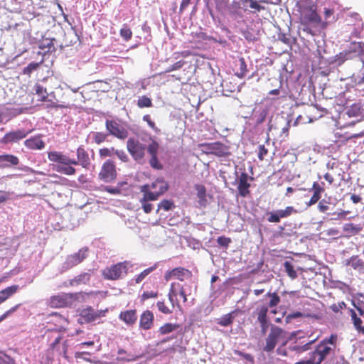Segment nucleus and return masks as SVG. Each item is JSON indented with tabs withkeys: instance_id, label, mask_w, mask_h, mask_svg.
I'll list each match as a JSON object with an SVG mask.
<instances>
[{
	"instance_id": "c85d7f7f",
	"label": "nucleus",
	"mask_w": 364,
	"mask_h": 364,
	"mask_svg": "<svg viewBox=\"0 0 364 364\" xmlns=\"http://www.w3.org/2000/svg\"><path fill=\"white\" fill-rule=\"evenodd\" d=\"M302 317H307V318H315V319H319L321 318V316H318V314H302L301 312H299V311H296V312H293V313H291L289 314H288L287 316H286V321L287 323L290 322L292 319H295V318H302Z\"/></svg>"
},
{
	"instance_id": "c03bdc74",
	"label": "nucleus",
	"mask_w": 364,
	"mask_h": 364,
	"mask_svg": "<svg viewBox=\"0 0 364 364\" xmlns=\"http://www.w3.org/2000/svg\"><path fill=\"white\" fill-rule=\"evenodd\" d=\"M195 188L197 191V196L200 200H205L206 189L202 184H196Z\"/></svg>"
},
{
	"instance_id": "f03ea898",
	"label": "nucleus",
	"mask_w": 364,
	"mask_h": 364,
	"mask_svg": "<svg viewBox=\"0 0 364 364\" xmlns=\"http://www.w3.org/2000/svg\"><path fill=\"white\" fill-rule=\"evenodd\" d=\"M337 340V334H331L321 341L314 350L309 353V359L298 361L295 364H321L328 355L334 354Z\"/></svg>"
},
{
	"instance_id": "9b49d317",
	"label": "nucleus",
	"mask_w": 364,
	"mask_h": 364,
	"mask_svg": "<svg viewBox=\"0 0 364 364\" xmlns=\"http://www.w3.org/2000/svg\"><path fill=\"white\" fill-rule=\"evenodd\" d=\"M105 127L108 134L119 139H124L129 135L127 128L117 120L107 119Z\"/></svg>"
},
{
	"instance_id": "79ce46f5",
	"label": "nucleus",
	"mask_w": 364,
	"mask_h": 364,
	"mask_svg": "<svg viewBox=\"0 0 364 364\" xmlns=\"http://www.w3.org/2000/svg\"><path fill=\"white\" fill-rule=\"evenodd\" d=\"M239 65H240V72L237 73V76L240 78H242L246 75L247 72V64L244 58H240L239 59Z\"/></svg>"
},
{
	"instance_id": "0eeeda50",
	"label": "nucleus",
	"mask_w": 364,
	"mask_h": 364,
	"mask_svg": "<svg viewBox=\"0 0 364 364\" xmlns=\"http://www.w3.org/2000/svg\"><path fill=\"white\" fill-rule=\"evenodd\" d=\"M117 177V171L115 163L110 160H106L102 165L98 173V179L106 183H113Z\"/></svg>"
},
{
	"instance_id": "69168bd1",
	"label": "nucleus",
	"mask_w": 364,
	"mask_h": 364,
	"mask_svg": "<svg viewBox=\"0 0 364 364\" xmlns=\"http://www.w3.org/2000/svg\"><path fill=\"white\" fill-rule=\"evenodd\" d=\"M122 161L127 162L129 160L127 154L123 150H116L114 154Z\"/></svg>"
},
{
	"instance_id": "5fc2aeb1",
	"label": "nucleus",
	"mask_w": 364,
	"mask_h": 364,
	"mask_svg": "<svg viewBox=\"0 0 364 364\" xmlns=\"http://www.w3.org/2000/svg\"><path fill=\"white\" fill-rule=\"evenodd\" d=\"M217 242L219 246L227 248L232 242V240L225 236H220L217 239Z\"/></svg>"
},
{
	"instance_id": "ea45409f",
	"label": "nucleus",
	"mask_w": 364,
	"mask_h": 364,
	"mask_svg": "<svg viewBox=\"0 0 364 364\" xmlns=\"http://www.w3.org/2000/svg\"><path fill=\"white\" fill-rule=\"evenodd\" d=\"M159 148V143L156 141H152L151 143L149 144L147 148L146 147V149H147L148 153L150 154L151 157H152L156 156L158 155Z\"/></svg>"
},
{
	"instance_id": "09e8293b",
	"label": "nucleus",
	"mask_w": 364,
	"mask_h": 364,
	"mask_svg": "<svg viewBox=\"0 0 364 364\" xmlns=\"http://www.w3.org/2000/svg\"><path fill=\"white\" fill-rule=\"evenodd\" d=\"M278 40L289 47L291 46L293 42V39L289 35L283 33L278 34Z\"/></svg>"
},
{
	"instance_id": "58836bf2",
	"label": "nucleus",
	"mask_w": 364,
	"mask_h": 364,
	"mask_svg": "<svg viewBox=\"0 0 364 364\" xmlns=\"http://www.w3.org/2000/svg\"><path fill=\"white\" fill-rule=\"evenodd\" d=\"M173 208H174V203L173 201L169 200H163L159 203L158 208L156 210V213H158L160 209H163L165 211H168V210H171Z\"/></svg>"
},
{
	"instance_id": "864d4df0",
	"label": "nucleus",
	"mask_w": 364,
	"mask_h": 364,
	"mask_svg": "<svg viewBox=\"0 0 364 364\" xmlns=\"http://www.w3.org/2000/svg\"><path fill=\"white\" fill-rule=\"evenodd\" d=\"M154 200H144V196L140 199L143 210L145 213H149L153 209V205L149 203V201H154Z\"/></svg>"
},
{
	"instance_id": "a19ab883",
	"label": "nucleus",
	"mask_w": 364,
	"mask_h": 364,
	"mask_svg": "<svg viewBox=\"0 0 364 364\" xmlns=\"http://www.w3.org/2000/svg\"><path fill=\"white\" fill-rule=\"evenodd\" d=\"M119 33L121 37L126 41H129L132 37V31L127 25L123 26Z\"/></svg>"
},
{
	"instance_id": "f3484780",
	"label": "nucleus",
	"mask_w": 364,
	"mask_h": 364,
	"mask_svg": "<svg viewBox=\"0 0 364 364\" xmlns=\"http://www.w3.org/2000/svg\"><path fill=\"white\" fill-rule=\"evenodd\" d=\"M192 277V272L183 267H176L170 271L166 272L164 274V279L168 282L171 279H177L183 281Z\"/></svg>"
},
{
	"instance_id": "4d7b16f0",
	"label": "nucleus",
	"mask_w": 364,
	"mask_h": 364,
	"mask_svg": "<svg viewBox=\"0 0 364 364\" xmlns=\"http://www.w3.org/2000/svg\"><path fill=\"white\" fill-rule=\"evenodd\" d=\"M344 231L350 232L352 233H358L361 230V228L353 223H347L343 227Z\"/></svg>"
},
{
	"instance_id": "6e6552de",
	"label": "nucleus",
	"mask_w": 364,
	"mask_h": 364,
	"mask_svg": "<svg viewBox=\"0 0 364 364\" xmlns=\"http://www.w3.org/2000/svg\"><path fill=\"white\" fill-rule=\"evenodd\" d=\"M127 273V262H123L107 267L102 270V274L105 279L117 280L126 275Z\"/></svg>"
},
{
	"instance_id": "aec40b11",
	"label": "nucleus",
	"mask_w": 364,
	"mask_h": 364,
	"mask_svg": "<svg viewBox=\"0 0 364 364\" xmlns=\"http://www.w3.org/2000/svg\"><path fill=\"white\" fill-rule=\"evenodd\" d=\"M90 279L91 274L89 272H82L65 282L63 285L65 287H75L80 285H87L90 283Z\"/></svg>"
},
{
	"instance_id": "f257e3e1",
	"label": "nucleus",
	"mask_w": 364,
	"mask_h": 364,
	"mask_svg": "<svg viewBox=\"0 0 364 364\" xmlns=\"http://www.w3.org/2000/svg\"><path fill=\"white\" fill-rule=\"evenodd\" d=\"M76 155L77 159H70L60 151H51L48 152V159L56 164L53 166V170L67 176H73L75 174L76 169L72 165L80 164L88 169L91 164L88 153L82 146L77 149Z\"/></svg>"
},
{
	"instance_id": "cd10ccee",
	"label": "nucleus",
	"mask_w": 364,
	"mask_h": 364,
	"mask_svg": "<svg viewBox=\"0 0 364 364\" xmlns=\"http://www.w3.org/2000/svg\"><path fill=\"white\" fill-rule=\"evenodd\" d=\"M348 54L355 53L358 55H362L364 53V43L352 42L350 43L348 48L346 50Z\"/></svg>"
},
{
	"instance_id": "393cba45",
	"label": "nucleus",
	"mask_w": 364,
	"mask_h": 364,
	"mask_svg": "<svg viewBox=\"0 0 364 364\" xmlns=\"http://www.w3.org/2000/svg\"><path fill=\"white\" fill-rule=\"evenodd\" d=\"M349 312L355 329L359 333L364 335V326H363L362 319L360 316H358L354 309H350Z\"/></svg>"
},
{
	"instance_id": "20e7f679",
	"label": "nucleus",
	"mask_w": 364,
	"mask_h": 364,
	"mask_svg": "<svg viewBox=\"0 0 364 364\" xmlns=\"http://www.w3.org/2000/svg\"><path fill=\"white\" fill-rule=\"evenodd\" d=\"M168 188L167 182L162 178H158L150 184L141 186L140 191L144 194V200H157Z\"/></svg>"
},
{
	"instance_id": "a18cd8bd",
	"label": "nucleus",
	"mask_w": 364,
	"mask_h": 364,
	"mask_svg": "<svg viewBox=\"0 0 364 364\" xmlns=\"http://www.w3.org/2000/svg\"><path fill=\"white\" fill-rule=\"evenodd\" d=\"M269 109L268 107L263 108L259 112V114L257 116L256 123L257 124H260L263 123L265 121L267 116L269 114Z\"/></svg>"
},
{
	"instance_id": "7c9ffc66",
	"label": "nucleus",
	"mask_w": 364,
	"mask_h": 364,
	"mask_svg": "<svg viewBox=\"0 0 364 364\" xmlns=\"http://www.w3.org/2000/svg\"><path fill=\"white\" fill-rule=\"evenodd\" d=\"M279 220L291 216L293 214L298 213L297 210L293 206H287L284 209H280L276 210Z\"/></svg>"
},
{
	"instance_id": "1a4fd4ad",
	"label": "nucleus",
	"mask_w": 364,
	"mask_h": 364,
	"mask_svg": "<svg viewBox=\"0 0 364 364\" xmlns=\"http://www.w3.org/2000/svg\"><path fill=\"white\" fill-rule=\"evenodd\" d=\"M108 309L95 311L92 306H87L80 312V323H89L100 319L106 316Z\"/></svg>"
},
{
	"instance_id": "0e129e2a",
	"label": "nucleus",
	"mask_w": 364,
	"mask_h": 364,
	"mask_svg": "<svg viewBox=\"0 0 364 364\" xmlns=\"http://www.w3.org/2000/svg\"><path fill=\"white\" fill-rule=\"evenodd\" d=\"M184 64H185L184 61L179 60V61L175 63L174 64H173L172 65H171L169 68H168L166 70L165 73H170V72H172L174 70H179L184 65Z\"/></svg>"
},
{
	"instance_id": "f704fd0d",
	"label": "nucleus",
	"mask_w": 364,
	"mask_h": 364,
	"mask_svg": "<svg viewBox=\"0 0 364 364\" xmlns=\"http://www.w3.org/2000/svg\"><path fill=\"white\" fill-rule=\"evenodd\" d=\"M284 266L285 272L291 279H294L297 277V273L290 262L286 261Z\"/></svg>"
},
{
	"instance_id": "5701e85b",
	"label": "nucleus",
	"mask_w": 364,
	"mask_h": 364,
	"mask_svg": "<svg viewBox=\"0 0 364 364\" xmlns=\"http://www.w3.org/2000/svg\"><path fill=\"white\" fill-rule=\"evenodd\" d=\"M24 145L31 150H42L46 144L41 139V135L32 136L24 141Z\"/></svg>"
},
{
	"instance_id": "9d476101",
	"label": "nucleus",
	"mask_w": 364,
	"mask_h": 364,
	"mask_svg": "<svg viewBox=\"0 0 364 364\" xmlns=\"http://www.w3.org/2000/svg\"><path fill=\"white\" fill-rule=\"evenodd\" d=\"M88 253L89 248L87 247H84L80 248L77 252L68 255L63 263V269L65 270H68L80 264L87 257Z\"/></svg>"
},
{
	"instance_id": "37998d69",
	"label": "nucleus",
	"mask_w": 364,
	"mask_h": 364,
	"mask_svg": "<svg viewBox=\"0 0 364 364\" xmlns=\"http://www.w3.org/2000/svg\"><path fill=\"white\" fill-rule=\"evenodd\" d=\"M114 147H104L102 149H100L99 150V155L101 158H106V157H110L114 155Z\"/></svg>"
},
{
	"instance_id": "3c124183",
	"label": "nucleus",
	"mask_w": 364,
	"mask_h": 364,
	"mask_svg": "<svg viewBox=\"0 0 364 364\" xmlns=\"http://www.w3.org/2000/svg\"><path fill=\"white\" fill-rule=\"evenodd\" d=\"M232 323V316L231 314H228L221 317L218 323L221 326H228Z\"/></svg>"
},
{
	"instance_id": "c756f323",
	"label": "nucleus",
	"mask_w": 364,
	"mask_h": 364,
	"mask_svg": "<svg viewBox=\"0 0 364 364\" xmlns=\"http://www.w3.org/2000/svg\"><path fill=\"white\" fill-rule=\"evenodd\" d=\"M179 327L178 323H166L159 327L158 332L161 335H166L176 331Z\"/></svg>"
},
{
	"instance_id": "a878e982",
	"label": "nucleus",
	"mask_w": 364,
	"mask_h": 364,
	"mask_svg": "<svg viewBox=\"0 0 364 364\" xmlns=\"http://www.w3.org/2000/svg\"><path fill=\"white\" fill-rule=\"evenodd\" d=\"M19 289V286L14 284L0 291V304L16 294Z\"/></svg>"
},
{
	"instance_id": "a211bd4d",
	"label": "nucleus",
	"mask_w": 364,
	"mask_h": 364,
	"mask_svg": "<svg viewBox=\"0 0 364 364\" xmlns=\"http://www.w3.org/2000/svg\"><path fill=\"white\" fill-rule=\"evenodd\" d=\"M48 319L49 321H48V323L53 324L55 326L54 329L48 330V331L50 332L53 331H65L67 325L68 324V319L57 312L50 314L48 316Z\"/></svg>"
},
{
	"instance_id": "603ef678",
	"label": "nucleus",
	"mask_w": 364,
	"mask_h": 364,
	"mask_svg": "<svg viewBox=\"0 0 364 364\" xmlns=\"http://www.w3.org/2000/svg\"><path fill=\"white\" fill-rule=\"evenodd\" d=\"M235 354L244 358L246 361L248 362V364H254L255 363L254 357L250 353H246L240 350H235Z\"/></svg>"
},
{
	"instance_id": "e433bc0d",
	"label": "nucleus",
	"mask_w": 364,
	"mask_h": 364,
	"mask_svg": "<svg viewBox=\"0 0 364 364\" xmlns=\"http://www.w3.org/2000/svg\"><path fill=\"white\" fill-rule=\"evenodd\" d=\"M108 135V133L96 132L92 134V139L97 144H100L107 140Z\"/></svg>"
},
{
	"instance_id": "680f3d73",
	"label": "nucleus",
	"mask_w": 364,
	"mask_h": 364,
	"mask_svg": "<svg viewBox=\"0 0 364 364\" xmlns=\"http://www.w3.org/2000/svg\"><path fill=\"white\" fill-rule=\"evenodd\" d=\"M267 215L268 216L267 220L269 223H278L280 222L276 210L268 212Z\"/></svg>"
},
{
	"instance_id": "bb28decb",
	"label": "nucleus",
	"mask_w": 364,
	"mask_h": 364,
	"mask_svg": "<svg viewBox=\"0 0 364 364\" xmlns=\"http://www.w3.org/2000/svg\"><path fill=\"white\" fill-rule=\"evenodd\" d=\"M0 163L4 166H17L19 164V159L12 154H2L0 155Z\"/></svg>"
},
{
	"instance_id": "8fccbe9b",
	"label": "nucleus",
	"mask_w": 364,
	"mask_h": 364,
	"mask_svg": "<svg viewBox=\"0 0 364 364\" xmlns=\"http://www.w3.org/2000/svg\"><path fill=\"white\" fill-rule=\"evenodd\" d=\"M158 291H144L141 296V301H144L149 299H155L158 297Z\"/></svg>"
},
{
	"instance_id": "dca6fc26",
	"label": "nucleus",
	"mask_w": 364,
	"mask_h": 364,
	"mask_svg": "<svg viewBox=\"0 0 364 364\" xmlns=\"http://www.w3.org/2000/svg\"><path fill=\"white\" fill-rule=\"evenodd\" d=\"M253 180L254 178L250 176L247 172L243 171L240 173L237 181L238 196L242 198L250 196L251 184L249 181H252Z\"/></svg>"
},
{
	"instance_id": "4be33fe9",
	"label": "nucleus",
	"mask_w": 364,
	"mask_h": 364,
	"mask_svg": "<svg viewBox=\"0 0 364 364\" xmlns=\"http://www.w3.org/2000/svg\"><path fill=\"white\" fill-rule=\"evenodd\" d=\"M119 318L128 326H133L137 321L136 309L125 310L119 314Z\"/></svg>"
},
{
	"instance_id": "bf43d9fd",
	"label": "nucleus",
	"mask_w": 364,
	"mask_h": 364,
	"mask_svg": "<svg viewBox=\"0 0 364 364\" xmlns=\"http://www.w3.org/2000/svg\"><path fill=\"white\" fill-rule=\"evenodd\" d=\"M348 55V53L346 51V50H345L336 55L335 61L338 62V63L341 65L346 60L349 58Z\"/></svg>"
},
{
	"instance_id": "de8ad7c7",
	"label": "nucleus",
	"mask_w": 364,
	"mask_h": 364,
	"mask_svg": "<svg viewBox=\"0 0 364 364\" xmlns=\"http://www.w3.org/2000/svg\"><path fill=\"white\" fill-rule=\"evenodd\" d=\"M39 65L40 63H31L23 68V73L24 75H30L32 73V72L38 69Z\"/></svg>"
},
{
	"instance_id": "72a5a7b5",
	"label": "nucleus",
	"mask_w": 364,
	"mask_h": 364,
	"mask_svg": "<svg viewBox=\"0 0 364 364\" xmlns=\"http://www.w3.org/2000/svg\"><path fill=\"white\" fill-rule=\"evenodd\" d=\"M348 264L357 270H361L364 268V262L357 255L350 257Z\"/></svg>"
},
{
	"instance_id": "6ab92c4d",
	"label": "nucleus",
	"mask_w": 364,
	"mask_h": 364,
	"mask_svg": "<svg viewBox=\"0 0 364 364\" xmlns=\"http://www.w3.org/2000/svg\"><path fill=\"white\" fill-rule=\"evenodd\" d=\"M30 132H26L23 129H18L6 133L1 139L3 144H13L24 139Z\"/></svg>"
},
{
	"instance_id": "412c9836",
	"label": "nucleus",
	"mask_w": 364,
	"mask_h": 364,
	"mask_svg": "<svg viewBox=\"0 0 364 364\" xmlns=\"http://www.w3.org/2000/svg\"><path fill=\"white\" fill-rule=\"evenodd\" d=\"M154 323V315L150 310L142 312L139 318V328L142 330H149L153 328Z\"/></svg>"
},
{
	"instance_id": "7ed1b4c3",
	"label": "nucleus",
	"mask_w": 364,
	"mask_h": 364,
	"mask_svg": "<svg viewBox=\"0 0 364 364\" xmlns=\"http://www.w3.org/2000/svg\"><path fill=\"white\" fill-rule=\"evenodd\" d=\"M287 331L283 328L272 325L269 333L265 338V343L262 350L266 353H272L279 342H282L283 346L287 342Z\"/></svg>"
},
{
	"instance_id": "774afa93",
	"label": "nucleus",
	"mask_w": 364,
	"mask_h": 364,
	"mask_svg": "<svg viewBox=\"0 0 364 364\" xmlns=\"http://www.w3.org/2000/svg\"><path fill=\"white\" fill-rule=\"evenodd\" d=\"M318 209L321 213H325L329 209V207L326 204V201L325 200H322L318 203Z\"/></svg>"
},
{
	"instance_id": "b1692460",
	"label": "nucleus",
	"mask_w": 364,
	"mask_h": 364,
	"mask_svg": "<svg viewBox=\"0 0 364 364\" xmlns=\"http://www.w3.org/2000/svg\"><path fill=\"white\" fill-rule=\"evenodd\" d=\"M311 190L314 192L313 195L310 200L306 203L309 207L316 204L321 199V194L325 191L324 188L317 181L313 183Z\"/></svg>"
},
{
	"instance_id": "c9c22d12",
	"label": "nucleus",
	"mask_w": 364,
	"mask_h": 364,
	"mask_svg": "<svg viewBox=\"0 0 364 364\" xmlns=\"http://www.w3.org/2000/svg\"><path fill=\"white\" fill-rule=\"evenodd\" d=\"M137 106L139 108L151 107H152L151 99L146 95L141 96L137 100Z\"/></svg>"
},
{
	"instance_id": "e2e57ef3",
	"label": "nucleus",
	"mask_w": 364,
	"mask_h": 364,
	"mask_svg": "<svg viewBox=\"0 0 364 364\" xmlns=\"http://www.w3.org/2000/svg\"><path fill=\"white\" fill-rule=\"evenodd\" d=\"M241 1H242V4H244L250 3L249 6L252 9L257 10V11H259L261 9H264L256 1H254V0H241Z\"/></svg>"
},
{
	"instance_id": "ddd939ff",
	"label": "nucleus",
	"mask_w": 364,
	"mask_h": 364,
	"mask_svg": "<svg viewBox=\"0 0 364 364\" xmlns=\"http://www.w3.org/2000/svg\"><path fill=\"white\" fill-rule=\"evenodd\" d=\"M127 150L136 161L141 160L145 156L146 145L134 138H129L127 142Z\"/></svg>"
},
{
	"instance_id": "473e14b6",
	"label": "nucleus",
	"mask_w": 364,
	"mask_h": 364,
	"mask_svg": "<svg viewBox=\"0 0 364 364\" xmlns=\"http://www.w3.org/2000/svg\"><path fill=\"white\" fill-rule=\"evenodd\" d=\"M35 91L36 95H38L41 97V101L42 102H47L50 101L48 100V94L47 92L46 88L43 87L40 84H36L35 85Z\"/></svg>"
},
{
	"instance_id": "6e6d98bb",
	"label": "nucleus",
	"mask_w": 364,
	"mask_h": 364,
	"mask_svg": "<svg viewBox=\"0 0 364 364\" xmlns=\"http://www.w3.org/2000/svg\"><path fill=\"white\" fill-rule=\"evenodd\" d=\"M149 164L151 168L156 170H161L163 168L162 164L159 161L158 156H152L149 160Z\"/></svg>"
},
{
	"instance_id": "39448f33",
	"label": "nucleus",
	"mask_w": 364,
	"mask_h": 364,
	"mask_svg": "<svg viewBox=\"0 0 364 364\" xmlns=\"http://www.w3.org/2000/svg\"><path fill=\"white\" fill-rule=\"evenodd\" d=\"M82 292L60 293L51 296L48 300V305L52 308L70 307L78 301Z\"/></svg>"
},
{
	"instance_id": "2f4dec72",
	"label": "nucleus",
	"mask_w": 364,
	"mask_h": 364,
	"mask_svg": "<svg viewBox=\"0 0 364 364\" xmlns=\"http://www.w3.org/2000/svg\"><path fill=\"white\" fill-rule=\"evenodd\" d=\"M117 354L119 355L117 358L118 361L131 362L137 360V356L132 354H128L127 351L122 348H119L117 351Z\"/></svg>"
},
{
	"instance_id": "13d9d810",
	"label": "nucleus",
	"mask_w": 364,
	"mask_h": 364,
	"mask_svg": "<svg viewBox=\"0 0 364 364\" xmlns=\"http://www.w3.org/2000/svg\"><path fill=\"white\" fill-rule=\"evenodd\" d=\"M268 149L266 148L264 144H260L258 146V159L260 161H263L264 159V157L268 154Z\"/></svg>"
},
{
	"instance_id": "2eb2a0df",
	"label": "nucleus",
	"mask_w": 364,
	"mask_h": 364,
	"mask_svg": "<svg viewBox=\"0 0 364 364\" xmlns=\"http://www.w3.org/2000/svg\"><path fill=\"white\" fill-rule=\"evenodd\" d=\"M208 154L219 157H225L230 155V147L220 142L206 143L201 145Z\"/></svg>"
},
{
	"instance_id": "4468645a",
	"label": "nucleus",
	"mask_w": 364,
	"mask_h": 364,
	"mask_svg": "<svg viewBox=\"0 0 364 364\" xmlns=\"http://www.w3.org/2000/svg\"><path fill=\"white\" fill-rule=\"evenodd\" d=\"M321 22V16L316 12V8L314 5L304 8L301 18L302 25H309L313 23L316 26Z\"/></svg>"
},
{
	"instance_id": "423d86ee",
	"label": "nucleus",
	"mask_w": 364,
	"mask_h": 364,
	"mask_svg": "<svg viewBox=\"0 0 364 364\" xmlns=\"http://www.w3.org/2000/svg\"><path fill=\"white\" fill-rule=\"evenodd\" d=\"M265 296L270 299L268 304L258 305L255 311L257 321L268 320L267 313L269 309L275 308L281 301L280 296L277 292H268Z\"/></svg>"
},
{
	"instance_id": "4c0bfd02",
	"label": "nucleus",
	"mask_w": 364,
	"mask_h": 364,
	"mask_svg": "<svg viewBox=\"0 0 364 364\" xmlns=\"http://www.w3.org/2000/svg\"><path fill=\"white\" fill-rule=\"evenodd\" d=\"M156 268V264L153 267H149L144 271H142L139 275H137L135 278V282L136 284H139L142 282L144 278L149 275L151 272H153Z\"/></svg>"
},
{
	"instance_id": "338daca9",
	"label": "nucleus",
	"mask_w": 364,
	"mask_h": 364,
	"mask_svg": "<svg viewBox=\"0 0 364 364\" xmlns=\"http://www.w3.org/2000/svg\"><path fill=\"white\" fill-rule=\"evenodd\" d=\"M260 328H261V332L263 335L266 334L267 329L269 326V322L268 320H261L258 321Z\"/></svg>"
},
{
	"instance_id": "052dcab7",
	"label": "nucleus",
	"mask_w": 364,
	"mask_h": 364,
	"mask_svg": "<svg viewBox=\"0 0 364 364\" xmlns=\"http://www.w3.org/2000/svg\"><path fill=\"white\" fill-rule=\"evenodd\" d=\"M346 308V304L344 301H341L337 304H333L330 306V309L334 313H338L341 310L344 309Z\"/></svg>"
},
{
	"instance_id": "f8f14e48",
	"label": "nucleus",
	"mask_w": 364,
	"mask_h": 364,
	"mask_svg": "<svg viewBox=\"0 0 364 364\" xmlns=\"http://www.w3.org/2000/svg\"><path fill=\"white\" fill-rule=\"evenodd\" d=\"M178 294H179V296L183 299V303L187 301V294L183 286L179 283H172L168 294V300L171 304L172 308L176 306L177 308L181 309L180 304L176 299Z\"/></svg>"
},
{
	"instance_id": "49530a36",
	"label": "nucleus",
	"mask_w": 364,
	"mask_h": 364,
	"mask_svg": "<svg viewBox=\"0 0 364 364\" xmlns=\"http://www.w3.org/2000/svg\"><path fill=\"white\" fill-rule=\"evenodd\" d=\"M156 306L160 312L164 314H171L173 311L169 307H168L164 301H159L156 303Z\"/></svg>"
}]
</instances>
